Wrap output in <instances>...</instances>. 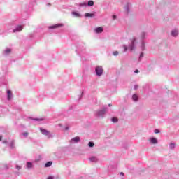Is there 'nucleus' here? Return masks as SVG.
I'll return each mask as SVG.
<instances>
[{
    "instance_id": "1",
    "label": "nucleus",
    "mask_w": 179,
    "mask_h": 179,
    "mask_svg": "<svg viewBox=\"0 0 179 179\" xmlns=\"http://www.w3.org/2000/svg\"><path fill=\"white\" fill-rule=\"evenodd\" d=\"M95 71H96V75H98L99 76H101V75H103V67L97 66Z\"/></svg>"
},
{
    "instance_id": "2",
    "label": "nucleus",
    "mask_w": 179,
    "mask_h": 179,
    "mask_svg": "<svg viewBox=\"0 0 179 179\" xmlns=\"http://www.w3.org/2000/svg\"><path fill=\"white\" fill-rule=\"evenodd\" d=\"M80 141V138L77 136L71 140V143H78Z\"/></svg>"
},
{
    "instance_id": "3",
    "label": "nucleus",
    "mask_w": 179,
    "mask_h": 179,
    "mask_svg": "<svg viewBox=\"0 0 179 179\" xmlns=\"http://www.w3.org/2000/svg\"><path fill=\"white\" fill-rule=\"evenodd\" d=\"M23 30V27L22 25H18L15 29L13 30V33H16V31H22Z\"/></svg>"
},
{
    "instance_id": "4",
    "label": "nucleus",
    "mask_w": 179,
    "mask_h": 179,
    "mask_svg": "<svg viewBox=\"0 0 179 179\" xmlns=\"http://www.w3.org/2000/svg\"><path fill=\"white\" fill-rule=\"evenodd\" d=\"M103 30L104 29H103V27H99L94 29V31L95 33L100 34V33H103Z\"/></svg>"
},
{
    "instance_id": "5",
    "label": "nucleus",
    "mask_w": 179,
    "mask_h": 179,
    "mask_svg": "<svg viewBox=\"0 0 179 179\" xmlns=\"http://www.w3.org/2000/svg\"><path fill=\"white\" fill-rule=\"evenodd\" d=\"M90 162H92V163H97V162H99V159L97 158V157H91L90 158Z\"/></svg>"
},
{
    "instance_id": "6",
    "label": "nucleus",
    "mask_w": 179,
    "mask_h": 179,
    "mask_svg": "<svg viewBox=\"0 0 179 179\" xmlns=\"http://www.w3.org/2000/svg\"><path fill=\"white\" fill-rule=\"evenodd\" d=\"M40 131H41V134H43V135H50V131H48L47 129L41 128Z\"/></svg>"
},
{
    "instance_id": "7",
    "label": "nucleus",
    "mask_w": 179,
    "mask_h": 179,
    "mask_svg": "<svg viewBox=\"0 0 179 179\" xmlns=\"http://www.w3.org/2000/svg\"><path fill=\"white\" fill-rule=\"evenodd\" d=\"M7 94H8V100H11L13 97L12 91L8 90Z\"/></svg>"
},
{
    "instance_id": "8",
    "label": "nucleus",
    "mask_w": 179,
    "mask_h": 179,
    "mask_svg": "<svg viewBox=\"0 0 179 179\" xmlns=\"http://www.w3.org/2000/svg\"><path fill=\"white\" fill-rule=\"evenodd\" d=\"M169 149L171 150H174V149H176V143H171L169 144Z\"/></svg>"
},
{
    "instance_id": "9",
    "label": "nucleus",
    "mask_w": 179,
    "mask_h": 179,
    "mask_svg": "<svg viewBox=\"0 0 179 179\" xmlns=\"http://www.w3.org/2000/svg\"><path fill=\"white\" fill-rule=\"evenodd\" d=\"M150 142L153 145H156V143H157V139H156L155 138H150Z\"/></svg>"
},
{
    "instance_id": "10",
    "label": "nucleus",
    "mask_w": 179,
    "mask_h": 179,
    "mask_svg": "<svg viewBox=\"0 0 179 179\" xmlns=\"http://www.w3.org/2000/svg\"><path fill=\"white\" fill-rule=\"evenodd\" d=\"M171 35H172L173 37H177V36H178V31H177V30H173V31H172Z\"/></svg>"
},
{
    "instance_id": "11",
    "label": "nucleus",
    "mask_w": 179,
    "mask_h": 179,
    "mask_svg": "<svg viewBox=\"0 0 179 179\" xmlns=\"http://www.w3.org/2000/svg\"><path fill=\"white\" fill-rule=\"evenodd\" d=\"M27 168H28L29 169H32L33 163H31V162H27Z\"/></svg>"
},
{
    "instance_id": "12",
    "label": "nucleus",
    "mask_w": 179,
    "mask_h": 179,
    "mask_svg": "<svg viewBox=\"0 0 179 179\" xmlns=\"http://www.w3.org/2000/svg\"><path fill=\"white\" fill-rule=\"evenodd\" d=\"M105 113H107V108H104L99 112V115H103Z\"/></svg>"
},
{
    "instance_id": "13",
    "label": "nucleus",
    "mask_w": 179,
    "mask_h": 179,
    "mask_svg": "<svg viewBox=\"0 0 179 179\" xmlns=\"http://www.w3.org/2000/svg\"><path fill=\"white\" fill-rule=\"evenodd\" d=\"M85 17H94V14L87 13H85Z\"/></svg>"
},
{
    "instance_id": "14",
    "label": "nucleus",
    "mask_w": 179,
    "mask_h": 179,
    "mask_svg": "<svg viewBox=\"0 0 179 179\" xmlns=\"http://www.w3.org/2000/svg\"><path fill=\"white\" fill-rule=\"evenodd\" d=\"M52 166V162L49 161L45 164V167H51Z\"/></svg>"
},
{
    "instance_id": "15",
    "label": "nucleus",
    "mask_w": 179,
    "mask_h": 179,
    "mask_svg": "<svg viewBox=\"0 0 179 179\" xmlns=\"http://www.w3.org/2000/svg\"><path fill=\"white\" fill-rule=\"evenodd\" d=\"M72 15H73V16H75L76 17H80V14H79V13L73 12Z\"/></svg>"
},
{
    "instance_id": "16",
    "label": "nucleus",
    "mask_w": 179,
    "mask_h": 179,
    "mask_svg": "<svg viewBox=\"0 0 179 179\" xmlns=\"http://www.w3.org/2000/svg\"><path fill=\"white\" fill-rule=\"evenodd\" d=\"M62 26H64L62 24H56L53 27H51L52 29H57V27H62Z\"/></svg>"
},
{
    "instance_id": "17",
    "label": "nucleus",
    "mask_w": 179,
    "mask_h": 179,
    "mask_svg": "<svg viewBox=\"0 0 179 179\" xmlns=\"http://www.w3.org/2000/svg\"><path fill=\"white\" fill-rule=\"evenodd\" d=\"M135 43V39H134L133 41H132V45L129 47V50H130V51H133V50H134V43Z\"/></svg>"
},
{
    "instance_id": "18",
    "label": "nucleus",
    "mask_w": 179,
    "mask_h": 179,
    "mask_svg": "<svg viewBox=\"0 0 179 179\" xmlns=\"http://www.w3.org/2000/svg\"><path fill=\"white\" fill-rule=\"evenodd\" d=\"M88 146L89 148H93V146H94V143L93 141H90L88 143Z\"/></svg>"
},
{
    "instance_id": "19",
    "label": "nucleus",
    "mask_w": 179,
    "mask_h": 179,
    "mask_svg": "<svg viewBox=\"0 0 179 179\" xmlns=\"http://www.w3.org/2000/svg\"><path fill=\"white\" fill-rule=\"evenodd\" d=\"M132 99L134 101H138V95L134 94Z\"/></svg>"
},
{
    "instance_id": "20",
    "label": "nucleus",
    "mask_w": 179,
    "mask_h": 179,
    "mask_svg": "<svg viewBox=\"0 0 179 179\" xmlns=\"http://www.w3.org/2000/svg\"><path fill=\"white\" fill-rule=\"evenodd\" d=\"M10 147L11 148V149H13V148H15V141L13 140L11 141Z\"/></svg>"
},
{
    "instance_id": "21",
    "label": "nucleus",
    "mask_w": 179,
    "mask_h": 179,
    "mask_svg": "<svg viewBox=\"0 0 179 179\" xmlns=\"http://www.w3.org/2000/svg\"><path fill=\"white\" fill-rule=\"evenodd\" d=\"M94 5V2L93 1H88V6H93Z\"/></svg>"
},
{
    "instance_id": "22",
    "label": "nucleus",
    "mask_w": 179,
    "mask_h": 179,
    "mask_svg": "<svg viewBox=\"0 0 179 179\" xmlns=\"http://www.w3.org/2000/svg\"><path fill=\"white\" fill-rule=\"evenodd\" d=\"M2 136H0V142H3V143H8L7 140H2Z\"/></svg>"
},
{
    "instance_id": "23",
    "label": "nucleus",
    "mask_w": 179,
    "mask_h": 179,
    "mask_svg": "<svg viewBox=\"0 0 179 179\" xmlns=\"http://www.w3.org/2000/svg\"><path fill=\"white\" fill-rule=\"evenodd\" d=\"M112 122H118V118L113 117L112 118Z\"/></svg>"
},
{
    "instance_id": "24",
    "label": "nucleus",
    "mask_w": 179,
    "mask_h": 179,
    "mask_svg": "<svg viewBox=\"0 0 179 179\" xmlns=\"http://www.w3.org/2000/svg\"><path fill=\"white\" fill-rule=\"evenodd\" d=\"M154 132H155V134H160V130L155 129Z\"/></svg>"
},
{
    "instance_id": "25",
    "label": "nucleus",
    "mask_w": 179,
    "mask_h": 179,
    "mask_svg": "<svg viewBox=\"0 0 179 179\" xmlns=\"http://www.w3.org/2000/svg\"><path fill=\"white\" fill-rule=\"evenodd\" d=\"M10 49H8L5 51L6 54H9V52H10Z\"/></svg>"
},
{
    "instance_id": "26",
    "label": "nucleus",
    "mask_w": 179,
    "mask_h": 179,
    "mask_svg": "<svg viewBox=\"0 0 179 179\" xmlns=\"http://www.w3.org/2000/svg\"><path fill=\"white\" fill-rule=\"evenodd\" d=\"M16 169H17V170H20V169H22V166H20L19 165H16Z\"/></svg>"
},
{
    "instance_id": "27",
    "label": "nucleus",
    "mask_w": 179,
    "mask_h": 179,
    "mask_svg": "<svg viewBox=\"0 0 179 179\" xmlns=\"http://www.w3.org/2000/svg\"><path fill=\"white\" fill-rule=\"evenodd\" d=\"M113 55H115V56L118 55V51L113 52Z\"/></svg>"
},
{
    "instance_id": "28",
    "label": "nucleus",
    "mask_w": 179,
    "mask_h": 179,
    "mask_svg": "<svg viewBox=\"0 0 179 179\" xmlns=\"http://www.w3.org/2000/svg\"><path fill=\"white\" fill-rule=\"evenodd\" d=\"M113 20H115L117 19V15H113Z\"/></svg>"
},
{
    "instance_id": "29",
    "label": "nucleus",
    "mask_w": 179,
    "mask_h": 179,
    "mask_svg": "<svg viewBox=\"0 0 179 179\" xmlns=\"http://www.w3.org/2000/svg\"><path fill=\"white\" fill-rule=\"evenodd\" d=\"M36 121H43V119H35Z\"/></svg>"
},
{
    "instance_id": "30",
    "label": "nucleus",
    "mask_w": 179,
    "mask_h": 179,
    "mask_svg": "<svg viewBox=\"0 0 179 179\" xmlns=\"http://www.w3.org/2000/svg\"><path fill=\"white\" fill-rule=\"evenodd\" d=\"M47 179H54V177H52V176H49Z\"/></svg>"
},
{
    "instance_id": "31",
    "label": "nucleus",
    "mask_w": 179,
    "mask_h": 179,
    "mask_svg": "<svg viewBox=\"0 0 179 179\" xmlns=\"http://www.w3.org/2000/svg\"><path fill=\"white\" fill-rule=\"evenodd\" d=\"M142 57H143V53H141L140 55V58H142Z\"/></svg>"
},
{
    "instance_id": "32",
    "label": "nucleus",
    "mask_w": 179,
    "mask_h": 179,
    "mask_svg": "<svg viewBox=\"0 0 179 179\" xmlns=\"http://www.w3.org/2000/svg\"><path fill=\"white\" fill-rule=\"evenodd\" d=\"M134 72L135 73H139V70H136Z\"/></svg>"
},
{
    "instance_id": "33",
    "label": "nucleus",
    "mask_w": 179,
    "mask_h": 179,
    "mask_svg": "<svg viewBox=\"0 0 179 179\" xmlns=\"http://www.w3.org/2000/svg\"><path fill=\"white\" fill-rule=\"evenodd\" d=\"M124 51H127V50H128V48H127V46H124Z\"/></svg>"
},
{
    "instance_id": "34",
    "label": "nucleus",
    "mask_w": 179,
    "mask_h": 179,
    "mask_svg": "<svg viewBox=\"0 0 179 179\" xmlns=\"http://www.w3.org/2000/svg\"><path fill=\"white\" fill-rule=\"evenodd\" d=\"M120 176H124V172H121V173H120Z\"/></svg>"
},
{
    "instance_id": "35",
    "label": "nucleus",
    "mask_w": 179,
    "mask_h": 179,
    "mask_svg": "<svg viewBox=\"0 0 179 179\" xmlns=\"http://www.w3.org/2000/svg\"><path fill=\"white\" fill-rule=\"evenodd\" d=\"M24 135H29V133L25 132V133H24Z\"/></svg>"
},
{
    "instance_id": "36",
    "label": "nucleus",
    "mask_w": 179,
    "mask_h": 179,
    "mask_svg": "<svg viewBox=\"0 0 179 179\" xmlns=\"http://www.w3.org/2000/svg\"><path fill=\"white\" fill-rule=\"evenodd\" d=\"M5 168H6V169H9V166H7V165H6V166H5Z\"/></svg>"
},
{
    "instance_id": "37",
    "label": "nucleus",
    "mask_w": 179,
    "mask_h": 179,
    "mask_svg": "<svg viewBox=\"0 0 179 179\" xmlns=\"http://www.w3.org/2000/svg\"><path fill=\"white\" fill-rule=\"evenodd\" d=\"M137 88H138V85H135L134 89H137Z\"/></svg>"
},
{
    "instance_id": "38",
    "label": "nucleus",
    "mask_w": 179,
    "mask_h": 179,
    "mask_svg": "<svg viewBox=\"0 0 179 179\" xmlns=\"http://www.w3.org/2000/svg\"><path fill=\"white\" fill-rule=\"evenodd\" d=\"M48 138H52V136H48Z\"/></svg>"
},
{
    "instance_id": "39",
    "label": "nucleus",
    "mask_w": 179,
    "mask_h": 179,
    "mask_svg": "<svg viewBox=\"0 0 179 179\" xmlns=\"http://www.w3.org/2000/svg\"><path fill=\"white\" fill-rule=\"evenodd\" d=\"M24 138H27V135H24Z\"/></svg>"
},
{
    "instance_id": "40",
    "label": "nucleus",
    "mask_w": 179,
    "mask_h": 179,
    "mask_svg": "<svg viewBox=\"0 0 179 179\" xmlns=\"http://www.w3.org/2000/svg\"><path fill=\"white\" fill-rule=\"evenodd\" d=\"M108 106H109V107H111V104L109 103V104H108Z\"/></svg>"
},
{
    "instance_id": "41",
    "label": "nucleus",
    "mask_w": 179,
    "mask_h": 179,
    "mask_svg": "<svg viewBox=\"0 0 179 179\" xmlns=\"http://www.w3.org/2000/svg\"><path fill=\"white\" fill-rule=\"evenodd\" d=\"M66 129H68V127H66Z\"/></svg>"
}]
</instances>
